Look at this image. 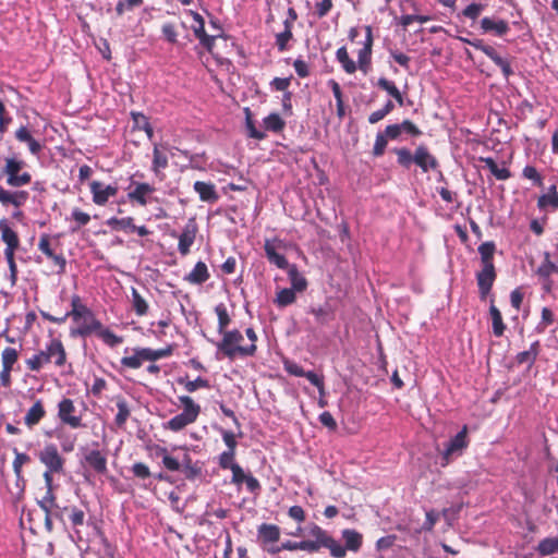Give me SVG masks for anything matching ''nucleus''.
Returning <instances> with one entry per match:
<instances>
[{"mask_svg":"<svg viewBox=\"0 0 558 558\" xmlns=\"http://www.w3.org/2000/svg\"><path fill=\"white\" fill-rule=\"evenodd\" d=\"M311 535L315 539H304L301 542L287 541L280 545L281 550H304L317 553L320 548H327L335 558H344L345 550L342 545L336 541L327 531L319 525L314 524L311 529Z\"/></svg>","mask_w":558,"mask_h":558,"instance_id":"nucleus-1","label":"nucleus"},{"mask_svg":"<svg viewBox=\"0 0 558 558\" xmlns=\"http://www.w3.org/2000/svg\"><path fill=\"white\" fill-rule=\"evenodd\" d=\"M373 28L369 25L365 26V40L363 47L357 52V62H355L348 52L345 46H342L336 51V60L340 63L342 70L347 74H354L360 70L367 74L372 69V50H373Z\"/></svg>","mask_w":558,"mask_h":558,"instance_id":"nucleus-2","label":"nucleus"},{"mask_svg":"<svg viewBox=\"0 0 558 558\" xmlns=\"http://www.w3.org/2000/svg\"><path fill=\"white\" fill-rule=\"evenodd\" d=\"M68 353L64 344L59 338H52L45 344V348L38 350L34 355L25 361L26 367L31 372H40L45 366L53 364L57 368L65 366Z\"/></svg>","mask_w":558,"mask_h":558,"instance_id":"nucleus-3","label":"nucleus"},{"mask_svg":"<svg viewBox=\"0 0 558 558\" xmlns=\"http://www.w3.org/2000/svg\"><path fill=\"white\" fill-rule=\"evenodd\" d=\"M75 324L76 327L70 329L72 338H85L96 333L110 348H114L123 342V338L112 332L109 328L104 327L102 323L96 318L93 312L81 317V322Z\"/></svg>","mask_w":558,"mask_h":558,"instance_id":"nucleus-4","label":"nucleus"},{"mask_svg":"<svg viewBox=\"0 0 558 558\" xmlns=\"http://www.w3.org/2000/svg\"><path fill=\"white\" fill-rule=\"evenodd\" d=\"M222 339L216 343L218 352L229 360H234L236 356H254L257 351L256 344L240 345L243 340V335L238 329L227 330L221 333Z\"/></svg>","mask_w":558,"mask_h":558,"instance_id":"nucleus-5","label":"nucleus"},{"mask_svg":"<svg viewBox=\"0 0 558 558\" xmlns=\"http://www.w3.org/2000/svg\"><path fill=\"white\" fill-rule=\"evenodd\" d=\"M178 400L183 411L166 423V428L171 432H180L186 426L195 423L201 414V405L197 404L190 396H179Z\"/></svg>","mask_w":558,"mask_h":558,"instance_id":"nucleus-6","label":"nucleus"},{"mask_svg":"<svg viewBox=\"0 0 558 558\" xmlns=\"http://www.w3.org/2000/svg\"><path fill=\"white\" fill-rule=\"evenodd\" d=\"M26 163L16 155L4 158V165L1 169L2 174L7 177V184L11 187H21L32 181V174L23 171Z\"/></svg>","mask_w":558,"mask_h":558,"instance_id":"nucleus-7","label":"nucleus"},{"mask_svg":"<svg viewBox=\"0 0 558 558\" xmlns=\"http://www.w3.org/2000/svg\"><path fill=\"white\" fill-rule=\"evenodd\" d=\"M81 465L85 471L84 477L86 480L89 472L97 475H106L108 473L107 453L99 449H86L83 451Z\"/></svg>","mask_w":558,"mask_h":558,"instance_id":"nucleus-8","label":"nucleus"},{"mask_svg":"<svg viewBox=\"0 0 558 558\" xmlns=\"http://www.w3.org/2000/svg\"><path fill=\"white\" fill-rule=\"evenodd\" d=\"M20 359V351L13 347H5L1 352L0 386L10 388L12 386V372L19 371L15 367Z\"/></svg>","mask_w":558,"mask_h":558,"instance_id":"nucleus-9","label":"nucleus"},{"mask_svg":"<svg viewBox=\"0 0 558 558\" xmlns=\"http://www.w3.org/2000/svg\"><path fill=\"white\" fill-rule=\"evenodd\" d=\"M463 41L485 53L497 66L500 68L506 78L513 74V70L511 68L509 60L502 58L493 46L484 44L482 39H463Z\"/></svg>","mask_w":558,"mask_h":558,"instance_id":"nucleus-10","label":"nucleus"},{"mask_svg":"<svg viewBox=\"0 0 558 558\" xmlns=\"http://www.w3.org/2000/svg\"><path fill=\"white\" fill-rule=\"evenodd\" d=\"M38 459L46 470L56 471L57 474L64 473L65 459L60 454L54 444H47L39 451Z\"/></svg>","mask_w":558,"mask_h":558,"instance_id":"nucleus-11","label":"nucleus"},{"mask_svg":"<svg viewBox=\"0 0 558 558\" xmlns=\"http://www.w3.org/2000/svg\"><path fill=\"white\" fill-rule=\"evenodd\" d=\"M76 408L72 399L62 398L58 403V418L64 425L71 428H81L84 426L82 416L76 415Z\"/></svg>","mask_w":558,"mask_h":558,"instance_id":"nucleus-12","label":"nucleus"},{"mask_svg":"<svg viewBox=\"0 0 558 558\" xmlns=\"http://www.w3.org/2000/svg\"><path fill=\"white\" fill-rule=\"evenodd\" d=\"M38 250L45 254L47 258L51 259L53 265L58 267V274H63L65 271L66 259L62 253L56 252L49 234L44 233L40 235L38 241Z\"/></svg>","mask_w":558,"mask_h":558,"instance_id":"nucleus-13","label":"nucleus"},{"mask_svg":"<svg viewBox=\"0 0 558 558\" xmlns=\"http://www.w3.org/2000/svg\"><path fill=\"white\" fill-rule=\"evenodd\" d=\"M168 153V144H154L150 170L160 181L165 180L163 170L169 166Z\"/></svg>","mask_w":558,"mask_h":558,"instance_id":"nucleus-14","label":"nucleus"},{"mask_svg":"<svg viewBox=\"0 0 558 558\" xmlns=\"http://www.w3.org/2000/svg\"><path fill=\"white\" fill-rule=\"evenodd\" d=\"M93 202L97 206H105L110 197L118 194L119 187L116 184H104L100 181H92L89 183Z\"/></svg>","mask_w":558,"mask_h":558,"instance_id":"nucleus-15","label":"nucleus"},{"mask_svg":"<svg viewBox=\"0 0 558 558\" xmlns=\"http://www.w3.org/2000/svg\"><path fill=\"white\" fill-rule=\"evenodd\" d=\"M468 446V426L464 425L462 429L447 444L445 451L442 452V465H447L450 462L452 454L456 452L461 453Z\"/></svg>","mask_w":558,"mask_h":558,"instance_id":"nucleus-16","label":"nucleus"},{"mask_svg":"<svg viewBox=\"0 0 558 558\" xmlns=\"http://www.w3.org/2000/svg\"><path fill=\"white\" fill-rule=\"evenodd\" d=\"M386 135L390 137V141H396L401 137L404 133L411 137H420L422 131L411 120H403L401 123L389 124L385 128Z\"/></svg>","mask_w":558,"mask_h":558,"instance_id":"nucleus-17","label":"nucleus"},{"mask_svg":"<svg viewBox=\"0 0 558 558\" xmlns=\"http://www.w3.org/2000/svg\"><path fill=\"white\" fill-rule=\"evenodd\" d=\"M496 278L497 272L495 266L482 267V269L476 274V281L481 300H485L487 298Z\"/></svg>","mask_w":558,"mask_h":558,"instance_id":"nucleus-18","label":"nucleus"},{"mask_svg":"<svg viewBox=\"0 0 558 558\" xmlns=\"http://www.w3.org/2000/svg\"><path fill=\"white\" fill-rule=\"evenodd\" d=\"M197 231V223L194 218H191L184 226L182 233L179 235L178 251L182 256H185L191 252V246L195 241Z\"/></svg>","mask_w":558,"mask_h":558,"instance_id":"nucleus-19","label":"nucleus"},{"mask_svg":"<svg viewBox=\"0 0 558 558\" xmlns=\"http://www.w3.org/2000/svg\"><path fill=\"white\" fill-rule=\"evenodd\" d=\"M191 16L193 17L194 24L192 25V29L196 38L199 40L201 45L206 48L209 52L213 50L215 45V36H210L205 31V21L203 16L195 12L190 11Z\"/></svg>","mask_w":558,"mask_h":558,"instance_id":"nucleus-20","label":"nucleus"},{"mask_svg":"<svg viewBox=\"0 0 558 558\" xmlns=\"http://www.w3.org/2000/svg\"><path fill=\"white\" fill-rule=\"evenodd\" d=\"M414 163L422 170L423 173L436 170L439 167L437 158L425 145H418L415 148Z\"/></svg>","mask_w":558,"mask_h":558,"instance_id":"nucleus-21","label":"nucleus"},{"mask_svg":"<svg viewBox=\"0 0 558 558\" xmlns=\"http://www.w3.org/2000/svg\"><path fill=\"white\" fill-rule=\"evenodd\" d=\"M480 28L483 34H493L495 36H505L509 31V23L501 19L485 16L480 22Z\"/></svg>","mask_w":558,"mask_h":558,"instance_id":"nucleus-22","label":"nucleus"},{"mask_svg":"<svg viewBox=\"0 0 558 558\" xmlns=\"http://www.w3.org/2000/svg\"><path fill=\"white\" fill-rule=\"evenodd\" d=\"M29 193L24 190L9 191L0 186V203L2 206L12 205L20 208L26 204Z\"/></svg>","mask_w":558,"mask_h":558,"instance_id":"nucleus-23","label":"nucleus"},{"mask_svg":"<svg viewBox=\"0 0 558 558\" xmlns=\"http://www.w3.org/2000/svg\"><path fill=\"white\" fill-rule=\"evenodd\" d=\"M155 192V187L146 182L135 183L132 191L128 193V198L131 203L146 206L149 203V196Z\"/></svg>","mask_w":558,"mask_h":558,"instance_id":"nucleus-24","label":"nucleus"},{"mask_svg":"<svg viewBox=\"0 0 558 558\" xmlns=\"http://www.w3.org/2000/svg\"><path fill=\"white\" fill-rule=\"evenodd\" d=\"M281 531L276 524L262 523L257 529L260 545L276 544L280 539Z\"/></svg>","mask_w":558,"mask_h":558,"instance_id":"nucleus-25","label":"nucleus"},{"mask_svg":"<svg viewBox=\"0 0 558 558\" xmlns=\"http://www.w3.org/2000/svg\"><path fill=\"white\" fill-rule=\"evenodd\" d=\"M556 272H558V267L550 260V254L545 252L543 262L536 270V275L544 280V288L546 291H550V276Z\"/></svg>","mask_w":558,"mask_h":558,"instance_id":"nucleus-26","label":"nucleus"},{"mask_svg":"<svg viewBox=\"0 0 558 558\" xmlns=\"http://www.w3.org/2000/svg\"><path fill=\"white\" fill-rule=\"evenodd\" d=\"M193 189L198 194L202 202L215 204L219 199L216 185L211 182L196 181L194 182Z\"/></svg>","mask_w":558,"mask_h":558,"instance_id":"nucleus-27","label":"nucleus"},{"mask_svg":"<svg viewBox=\"0 0 558 558\" xmlns=\"http://www.w3.org/2000/svg\"><path fill=\"white\" fill-rule=\"evenodd\" d=\"M1 241L5 244L4 250L17 251L20 247V238L14 231L7 219L0 220Z\"/></svg>","mask_w":558,"mask_h":558,"instance_id":"nucleus-28","label":"nucleus"},{"mask_svg":"<svg viewBox=\"0 0 558 558\" xmlns=\"http://www.w3.org/2000/svg\"><path fill=\"white\" fill-rule=\"evenodd\" d=\"M46 416L44 402L37 399L34 404L28 409L24 416V423L27 427L32 428L37 425Z\"/></svg>","mask_w":558,"mask_h":558,"instance_id":"nucleus-29","label":"nucleus"},{"mask_svg":"<svg viewBox=\"0 0 558 558\" xmlns=\"http://www.w3.org/2000/svg\"><path fill=\"white\" fill-rule=\"evenodd\" d=\"M265 255L270 264L276 265L279 269H287L291 264H289L288 259L284 255L279 254L277 252V247L274 242L270 240H266L264 244Z\"/></svg>","mask_w":558,"mask_h":558,"instance_id":"nucleus-30","label":"nucleus"},{"mask_svg":"<svg viewBox=\"0 0 558 558\" xmlns=\"http://www.w3.org/2000/svg\"><path fill=\"white\" fill-rule=\"evenodd\" d=\"M15 138L21 143H26L33 155H38L43 149L41 144L33 137L27 126H20L15 132Z\"/></svg>","mask_w":558,"mask_h":558,"instance_id":"nucleus-31","label":"nucleus"},{"mask_svg":"<svg viewBox=\"0 0 558 558\" xmlns=\"http://www.w3.org/2000/svg\"><path fill=\"white\" fill-rule=\"evenodd\" d=\"M209 277L207 265L199 260L195 264L192 271L185 276L184 280L192 284H203Z\"/></svg>","mask_w":558,"mask_h":558,"instance_id":"nucleus-32","label":"nucleus"},{"mask_svg":"<svg viewBox=\"0 0 558 558\" xmlns=\"http://www.w3.org/2000/svg\"><path fill=\"white\" fill-rule=\"evenodd\" d=\"M341 534L345 543V545L342 546L345 551L350 550L356 553L361 549L363 544V536L361 533L352 529H345Z\"/></svg>","mask_w":558,"mask_h":558,"instance_id":"nucleus-33","label":"nucleus"},{"mask_svg":"<svg viewBox=\"0 0 558 558\" xmlns=\"http://www.w3.org/2000/svg\"><path fill=\"white\" fill-rule=\"evenodd\" d=\"M93 312L84 303L78 294L71 296V311L66 312V316H70L74 323H80L81 317Z\"/></svg>","mask_w":558,"mask_h":558,"instance_id":"nucleus-34","label":"nucleus"},{"mask_svg":"<svg viewBox=\"0 0 558 558\" xmlns=\"http://www.w3.org/2000/svg\"><path fill=\"white\" fill-rule=\"evenodd\" d=\"M288 277L291 283V288L298 292H304L307 289V279L299 271L295 264H291L288 268Z\"/></svg>","mask_w":558,"mask_h":558,"instance_id":"nucleus-35","label":"nucleus"},{"mask_svg":"<svg viewBox=\"0 0 558 558\" xmlns=\"http://www.w3.org/2000/svg\"><path fill=\"white\" fill-rule=\"evenodd\" d=\"M376 85L378 88L385 90L389 96H391L400 107L404 105L403 95L393 81H390L386 77H379Z\"/></svg>","mask_w":558,"mask_h":558,"instance_id":"nucleus-36","label":"nucleus"},{"mask_svg":"<svg viewBox=\"0 0 558 558\" xmlns=\"http://www.w3.org/2000/svg\"><path fill=\"white\" fill-rule=\"evenodd\" d=\"M114 401L118 409V413L114 417V423L118 427L122 428L124 427L126 421L131 415V410L128 401L122 396H117L114 398Z\"/></svg>","mask_w":558,"mask_h":558,"instance_id":"nucleus-37","label":"nucleus"},{"mask_svg":"<svg viewBox=\"0 0 558 558\" xmlns=\"http://www.w3.org/2000/svg\"><path fill=\"white\" fill-rule=\"evenodd\" d=\"M539 348H541L539 341L538 340L534 341L530 345L529 350L519 352L517 354V356H515L517 363L518 364H527L529 367H531L535 363V361L539 354Z\"/></svg>","mask_w":558,"mask_h":558,"instance_id":"nucleus-38","label":"nucleus"},{"mask_svg":"<svg viewBox=\"0 0 558 558\" xmlns=\"http://www.w3.org/2000/svg\"><path fill=\"white\" fill-rule=\"evenodd\" d=\"M144 354V348H134L132 355L123 356L121 359V365L126 368L137 369L143 365L145 361H147V359L143 356Z\"/></svg>","mask_w":558,"mask_h":558,"instance_id":"nucleus-39","label":"nucleus"},{"mask_svg":"<svg viewBox=\"0 0 558 558\" xmlns=\"http://www.w3.org/2000/svg\"><path fill=\"white\" fill-rule=\"evenodd\" d=\"M489 315L492 318L493 333L496 337L504 336L506 324L504 323L500 311L494 305V299L490 300Z\"/></svg>","mask_w":558,"mask_h":558,"instance_id":"nucleus-40","label":"nucleus"},{"mask_svg":"<svg viewBox=\"0 0 558 558\" xmlns=\"http://www.w3.org/2000/svg\"><path fill=\"white\" fill-rule=\"evenodd\" d=\"M156 454L157 457L161 458L162 465L167 470L171 472H177L181 470L182 461H179L178 459L170 456L166 447H157Z\"/></svg>","mask_w":558,"mask_h":558,"instance_id":"nucleus-41","label":"nucleus"},{"mask_svg":"<svg viewBox=\"0 0 558 558\" xmlns=\"http://www.w3.org/2000/svg\"><path fill=\"white\" fill-rule=\"evenodd\" d=\"M107 225L114 231L133 232L135 229L133 217H111L107 220Z\"/></svg>","mask_w":558,"mask_h":558,"instance_id":"nucleus-42","label":"nucleus"},{"mask_svg":"<svg viewBox=\"0 0 558 558\" xmlns=\"http://www.w3.org/2000/svg\"><path fill=\"white\" fill-rule=\"evenodd\" d=\"M496 252V244L493 241H487L478 246V253L481 255L482 267L495 266L494 255Z\"/></svg>","mask_w":558,"mask_h":558,"instance_id":"nucleus-43","label":"nucleus"},{"mask_svg":"<svg viewBox=\"0 0 558 558\" xmlns=\"http://www.w3.org/2000/svg\"><path fill=\"white\" fill-rule=\"evenodd\" d=\"M537 206L539 209L551 207L554 210L558 209V192L556 185L548 189V193L538 197Z\"/></svg>","mask_w":558,"mask_h":558,"instance_id":"nucleus-44","label":"nucleus"},{"mask_svg":"<svg viewBox=\"0 0 558 558\" xmlns=\"http://www.w3.org/2000/svg\"><path fill=\"white\" fill-rule=\"evenodd\" d=\"M392 153L397 156V163L401 168L409 170L412 163H414L415 151L412 153L407 147H396L392 149Z\"/></svg>","mask_w":558,"mask_h":558,"instance_id":"nucleus-45","label":"nucleus"},{"mask_svg":"<svg viewBox=\"0 0 558 558\" xmlns=\"http://www.w3.org/2000/svg\"><path fill=\"white\" fill-rule=\"evenodd\" d=\"M263 124L266 131L281 133L286 128V121L279 113L272 112L264 118Z\"/></svg>","mask_w":558,"mask_h":558,"instance_id":"nucleus-46","label":"nucleus"},{"mask_svg":"<svg viewBox=\"0 0 558 558\" xmlns=\"http://www.w3.org/2000/svg\"><path fill=\"white\" fill-rule=\"evenodd\" d=\"M317 324L327 325L335 318L333 311L330 305L325 304L311 310Z\"/></svg>","mask_w":558,"mask_h":558,"instance_id":"nucleus-47","label":"nucleus"},{"mask_svg":"<svg viewBox=\"0 0 558 558\" xmlns=\"http://www.w3.org/2000/svg\"><path fill=\"white\" fill-rule=\"evenodd\" d=\"M61 510L62 512L69 513V520L71 522V525L73 526V529H75V533L78 534L80 531L77 530V527L84 525L85 523V512L75 506L64 507Z\"/></svg>","mask_w":558,"mask_h":558,"instance_id":"nucleus-48","label":"nucleus"},{"mask_svg":"<svg viewBox=\"0 0 558 558\" xmlns=\"http://www.w3.org/2000/svg\"><path fill=\"white\" fill-rule=\"evenodd\" d=\"M185 478L193 481L198 477L202 473V469L192 462L191 457L185 453L182 459L181 470Z\"/></svg>","mask_w":558,"mask_h":558,"instance_id":"nucleus-49","label":"nucleus"},{"mask_svg":"<svg viewBox=\"0 0 558 558\" xmlns=\"http://www.w3.org/2000/svg\"><path fill=\"white\" fill-rule=\"evenodd\" d=\"M298 291L293 290L292 288H283L280 291L277 292L275 303L279 307H286L291 304H293L296 300V293Z\"/></svg>","mask_w":558,"mask_h":558,"instance_id":"nucleus-50","label":"nucleus"},{"mask_svg":"<svg viewBox=\"0 0 558 558\" xmlns=\"http://www.w3.org/2000/svg\"><path fill=\"white\" fill-rule=\"evenodd\" d=\"M284 29L276 35V46L280 52L288 50V43L293 38L289 22H283Z\"/></svg>","mask_w":558,"mask_h":558,"instance_id":"nucleus-51","label":"nucleus"},{"mask_svg":"<svg viewBox=\"0 0 558 558\" xmlns=\"http://www.w3.org/2000/svg\"><path fill=\"white\" fill-rule=\"evenodd\" d=\"M536 550L542 556H548L555 553H558V538L557 537H546L542 539Z\"/></svg>","mask_w":558,"mask_h":558,"instance_id":"nucleus-52","label":"nucleus"},{"mask_svg":"<svg viewBox=\"0 0 558 558\" xmlns=\"http://www.w3.org/2000/svg\"><path fill=\"white\" fill-rule=\"evenodd\" d=\"M71 220L74 221L75 226L71 228L72 232L78 231L82 227H85L90 221L89 214L83 211L81 208L75 207L71 213Z\"/></svg>","mask_w":558,"mask_h":558,"instance_id":"nucleus-53","label":"nucleus"},{"mask_svg":"<svg viewBox=\"0 0 558 558\" xmlns=\"http://www.w3.org/2000/svg\"><path fill=\"white\" fill-rule=\"evenodd\" d=\"M132 306L137 316H145L148 313V303L135 288L132 289Z\"/></svg>","mask_w":558,"mask_h":558,"instance_id":"nucleus-54","label":"nucleus"},{"mask_svg":"<svg viewBox=\"0 0 558 558\" xmlns=\"http://www.w3.org/2000/svg\"><path fill=\"white\" fill-rule=\"evenodd\" d=\"M178 383L180 385H183L184 389L187 392H194V391H196L197 389H201V388H209V381L207 379H205V378H202V377H197L194 380H190L187 377L186 378L180 377L178 379Z\"/></svg>","mask_w":558,"mask_h":558,"instance_id":"nucleus-55","label":"nucleus"},{"mask_svg":"<svg viewBox=\"0 0 558 558\" xmlns=\"http://www.w3.org/2000/svg\"><path fill=\"white\" fill-rule=\"evenodd\" d=\"M215 312L218 317V332L221 335L227 331V327L230 325L231 318L228 314L226 305L222 303L215 307Z\"/></svg>","mask_w":558,"mask_h":558,"instance_id":"nucleus-56","label":"nucleus"},{"mask_svg":"<svg viewBox=\"0 0 558 558\" xmlns=\"http://www.w3.org/2000/svg\"><path fill=\"white\" fill-rule=\"evenodd\" d=\"M15 252L16 251L4 250V257L8 263L9 271H10L9 279H10L11 286H15V283L17 281V274H19L17 265L15 262Z\"/></svg>","mask_w":558,"mask_h":558,"instance_id":"nucleus-57","label":"nucleus"},{"mask_svg":"<svg viewBox=\"0 0 558 558\" xmlns=\"http://www.w3.org/2000/svg\"><path fill=\"white\" fill-rule=\"evenodd\" d=\"M38 505L44 512H48V513H51L52 509H54V508L59 509V507L56 502V495L53 493V489H51V490L46 489V493L41 497V499L38 501Z\"/></svg>","mask_w":558,"mask_h":558,"instance_id":"nucleus-58","label":"nucleus"},{"mask_svg":"<svg viewBox=\"0 0 558 558\" xmlns=\"http://www.w3.org/2000/svg\"><path fill=\"white\" fill-rule=\"evenodd\" d=\"M388 141H390V137L386 135V131L379 132L376 135L375 143L373 146L372 154L374 157H380L385 154Z\"/></svg>","mask_w":558,"mask_h":558,"instance_id":"nucleus-59","label":"nucleus"},{"mask_svg":"<svg viewBox=\"0 0 558 558\" xmlns=\"http://www.w3.org/2000/svg\"><path fill=\"white\" fill-rule=\"evenodd\" d=\"M144 349H145V354L143 356L146 357L147 361H149V362H155L157 360L168 357L172 354L171 345H168L167 348H162V349H158V350H154L150 348H144Z\"/></svg>","mask_w":558,"mask_h":558,"instance_id":"nucleus-60","label":"nucleus"},{"mask_svg":"<svg viewBox=\"0 0 558 558\" xmlns=\"http://www.w3.org/2000/svg\"><path fill=\"white\" fill-rule=\"evenodd\" d=\"M245 124L248 131V136L258 141H262L266 137V134L263 131L256 129L255 123L252 119V113L248 108H245Z\"/></svg>","mask_w":558,"mask_h":558,"instance_id":"nucleus-61","label":"nucleus"},{"mask_svg":"<svg viewBox=\"0 0 558 558\" xmlns=\"http://www.w3.org/2000/svg\"><path fill=\"white\" fill-rule=\"evenodd\" d=\"M161 34H162L163 38L169 44L174 45L178 43L179 33H178L175 24H173L171 22H167V23L162 24Z\"/></svg>","mask_w":558,"mask_h":558,"instance_id":"nucleus-62","label":"nucleus"},{"mask_svg":"<svg viewBox=\"0 0 558 558\" xmlns=\"http://www.w3.org/2000/svg\"><path fill=\"white\" fill-rule=\"evenodd\" d=\"M143 4V0H120L116 5V13L122 16L125 11H132Z\"/></svg>","mask_w":558,"mask_h":558,"instance_id":"nucleus-63","label":"nucleus"},{"mask_svg":"<svg viewBox=\"0 0 558 558\" xmlns=\"http://www.w3.org/2000/svg\"><path fill=\"white\" fill-rule=\"evenodd\" d=\"M484 9H485L484 4L472 2L471 4L466 5L463 9L462 15L466 19L475 21L481 15V13Z\"/></svg>","mask_w":558,"mask_h":558,"instance_id":"nucleus-64","label":"nucleus"}]
</instances>
